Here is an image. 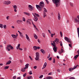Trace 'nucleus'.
I'll use <instances>...</instances> for the list:
<instances>
[{"instance_id":"48","label":"nucleus","mask_w":79,"mask_h":79,"mask_svg":"<svg viewBox=\"0 0 79 79\" xmlns=\"http://www.w3.org/2000/svg\"><path fill=\"white\" fill-rule=\"evenodd\" d=\"M29 57L31 61H32V60H33V59L32 58V57H31V56H29Z\"/></svg>"},{"instance_id":"20","label":"nucleus","mask_w":79,"mask_h":79,"mask_svg":"<svg viewBox=\"0 0 79 79\" xmlns=\"http://www.w3.org/2000/svg\"><path fill=\"white\" fill-rule=\"evenodd\" d=\"M26 37V39L28 40H29V36H28V35H27V34H25Z\"/></svg>"},{"instance_id":"13","label":"nucleus","mask_w":79,"mask_h":79,"mask_svg":"<svg viewBox=\"0 0 79 79\" xmlns=\"http://www.w3.org/2000/svg\"><path fill=\"white\" fill-rule=\"evenodd\" d=\"M20 45H21V44H18L17 46L16 47V48L17 50H18V49H19V48H20Z\"/></svg>"},{"instance_id":"15","label":"nucleus","mask_w":79,"mask_h":79,"mask_svg":"<svg viewBox=\"0 0 79 79\" xmlns=\"http://www.w3.org/2000/svg\"><path fill=\"white\" fill-rule=\"evenodd\" d=\"M10 63H11V61L9 60L6 63V65H7V64H10Z\"/></svg>"},{"instance_id":"22","label":"nucleus","mask_w":79,"mask_h":79,"mask_svg":"<svg viewBox=\"0 0 79 79\" xmlns=\"http://www.w3.org/2000/svg\"><path fill=\"white\" fill-rule=\"evenodd\" d=\"M8 68H9V66H6L5 67H4V69H5V70L6 69H8Z\"/></svg>"},{"instance_id":"18","label":"nucleus","mask_w":79,"mask_h":79,"mask_svg":"<svg viewBox=\"0 0 79 79\" xmlns=\"http://www.w3.org/2000/svg\"><path fill=\"white\" fill-rule=\"evenodd\" d=\"M46 66H47V63L46 62H45L44 63V64L43 66V68H42V69H44V68H45V67H46Z\"/></svg>"},{"instance_id":"54","label":"nucleus","mask_w":79,"mask_h":79,"mask_svg":"<svg viewBox=\"0 0 79 79\" xmlns=\"http://www.w3.org/2000/svg\"><path fill=\"white\" fill-rule=\"evenodd\" d=\"M48 60H49V61H51V60H52V57H50L48 59Z\"/></svg>"},{"instance_id":"3","label":"nucleus","mask_w":79,"mask_h":79,"mask_svg":"<svg viewBox=\"0 0 79 79\" xmlns=\"http://www.w3.org/2000/svg\"><path fill=\"white\" fill-rule=\"evenodd\" d=\"M10 49L11 50H13L14 49V48H13L11 44H8L6 48V50L8 51V52H10Z\"/></svg>"},{"instance_id":"36","label":"nucleus","mask_w":79,"mask_h":79,"mask_svg":"<svg viewBox=\"0 0 79 79\" xmlns=\"http://www.w3.org/2000/svg\"><path fill=\"white\" fill-rule=\"evenodd\" d=\"M34 14L36 16H37V17H40V15H39L36 14V13H35Z\"/></svg>"},{"instance_id":"42","label":"nucleus","mask_w":79,"mask_h":79,"mask_svg":"<svg viewBox=\"0 0 79 79\" xmlns=\"http://www.w3.org/2000/svg\"><path fill=\"white\" fill-rule=\"evenodd\" d=\"M3 27L5 29H6V25L5 24L3 26Z\"/></svg>"},{"instance_id":"50","label":"nucleus","mask_w":79,"mask_h":79,"mask_svg":"<svg viewBox=\"0 0 79 79\" xmlns=\"http://www.w3.org/2000/svg\"><path fill=\"white\" fill-rule=\"evenodd\" d=\"M51 45H53V46L54 47H55L56 46L55 44H53V43H51Z\"/></svg>"},{"instance_id":"46","label":"nucleus","mask_w":79,"mask_h":79,"mask_svg":"<svg viewBox=\"0 0 79 79\" xmlns=\"http://www.w3.org/2000/svg\"><path fill=\"white\" fill-rule=\"evenodd\" d=\"M53 63H55V59L54 58L53 59Z\"/></svg>"},{"instance_id":"5","label":"nucleus","mask_w":79,"mask_h":79,"mask_svg":"<svg viewBox=\"0 0 79 79\" xmlns=\"http://www.w3.org/2000/svg\"><path fill=\"white\" fill-rule=\"evenodd\" d=\"M11 3V2L10 1H5L3 2V4L5 5H9Z\"/></svg>"},{"instance_id":"33","label":"nucleus","mask_w":79,"mask_h":79,"mask_svg":"<svg viewBox=\"0 0 79 79\" xmlns=\"http://www.w3.org/2000/svg\"><path fill=\"white\" fill-rule=\"evenodd\" d=\"M0 27L1 28H3V25L2 24H0Z\"/></svg>"},{"instance_id":"4","label":"nucleus","mask_w":79,"mask_h":79,"mask_svg":"<svg viewBox=\"0 0 79 79\" xmlns=\"http://www.w3.org/2000/svg\"><path fill=\"white\" fill-rule=\"evenodd\" d=\"M28 8L30 11H32L33 10V9L34 8V7H32V6L31 5H29Z\"/></svg>"},{"instance_id":"10","label":"nucleus","mask_w":79,"mask_h":79,"mask_svg":"<svg viewBox=\"0 0 79 79\" xmlns=\"http://www.w3.org/2000/svg\"><path fill=\"white\" fill-rule=\"evenodd\" d=\"M18 32H19L21 37H23V33L21 32H20L19 31H18Z\"/></svg>"},{"instance_id":"60","label":"nucleus","mask_w":79,"mask_h":79,"mask_svg":"<svg viewBox=\"0 0 79 79\" xmlns=\"http://www.w3.org/2000/svg\"><path fill=\"white\" fill-rule=\"evenodd\" d=\"M57 71L58 72V73H60V70L59 69L57 70Z\"/></svg>"},{"instance_id":"32","label":"nucleus","mask_w":79,"mask_h":79,"mask_svg":"<svg viewBox=\"0 0 79 79\" xmlns=\"http://www.w3.org/2000/svg\"><path fill=\"white\" fill-rule=\"evenodd\" d=\"M27 79H32V76H29L27 77Z\"/></svg>"},{"instance_id":"57","label":"nucleus","mask_w":79,"mask_h":79,"mask_svg":"<svg viewBox=\"0 0 79 79\" xmlns=\"http://www.w3.org/2000/svg\"><path fill=\"white\" fill-rule=\"evenodd\" d=\"M38 42H39V43H40V40H39V39H38Z\"/></svg>"},{"instance_id":"19","label":"nucleus","mask_w":79,"mask_h":79,"mask_svg":"<svg viewBox=\"0 0 79 79\" xmlns=\"http://www.w3.org/2000/svg\"><path fill=\"white\" fill-rule=\"evenodd\" d=\"M47 16V14H46V12H43V18H45V17Z\"/></svg>"},{"instance_id":"64","label":"nucleus","mask_w":79,"mask_h":79,"mask_svg":"<svg viewBox=\"0 0 79 79\" xmlns=\"http://www.w3.org/2000/svg\"><path fill=\"white\" fill-rule=\"evenodd\" d=\"M48 31L49 33H50V34H51V33H52V32H50V30H48Z\"/></svg>"},{"instance_id":"28","label":"nucleus","mask_w":79,"mask_h":79,"mask_svg":"<svg viewBox=\"0 0 79 79\" xmlns=\"http://www.w3.org/2000/svg\"><path fill=\"white\" fill-rule=\"evenodd\" d=\"M69 71L71 72L73 70H74V69L73 68H70L69 69Z\"/></svg>"},{"instance_id":"38","label":"nucleus","mask_w":79,"mask_h":79,"mask_svg":"<svg viewBox=\"0 0 79 79\" xmlns=\"http://www.w3.org/2000/svg\"><path fill=\"white\" fill-rule=\"evenodd\" d=\"M60 34L61 37H63V33H62V32L61 31L60 32Z\"/></svg>"},{"instance_id":"2","label":"nucleus","mask_w":79,"mask_h":79,"mask_svg":"<svg viewBox=\"0 0 79 79\" xmlns=\"http://www.w3.org/2000/svg\"><path fill=\"white\" fill-rule=\"evenodd\" d=\"M52 1L55 5L56 7L59 6V3L60 2V0H52Z\"/></svg>"},{"instance_id":"43","label":"nucleus","mask_w":79,"mask_h":79,"mask_svg":"<svg viewBox=\"0 0 79 79\" xmlns=\"http://www.w3.org/2000/svg\"><path fill=\"white\" fill-rule=\"evenodd\" d=\"M43 76H44V75H41V76L39 78H40V79H42V77H43Z\"/></svg>"},{"instance_id":"16","label":"nucleus","mask_w":79,"mask_h":79,"mask_svg":"<svg viewBox=\"0 0 79 79\" xmlns=\"http://www.w3.org/2000/svg\"><path fill=\"white\" fill-rule=\"evenodd\" d=\"M44 11H43V12L44 13H48V11H47V9H46V8H45L44 7Z\"/></svg>"},{"instance_id":"61","label":"nucleus","mask_w":79,"mask_h":79,"mask_svg":"<svg viewBox=\"0 0 79 79\" xmlns=\"http://www.w3.org/2000/svg\"><path fill=\"white\" fill-rule=\"evenodd\" d=\"M14 11L15 12H17V10H16V9H14Z\"/></svg>"},{"instance_id":"45","label":"nucleus","mask_w":79,"mask_h":79,"mask_svg":"<svg viewBox=\"0 0 79 79\" xmlns=\"http://www.w3.org/2000/svg\"><path fill=\"white\" fill-rule=\"evenodd\" d=\"M77 67V65H76L74 66L73 68V69H76V68Z\"/></svg>"},{"instance_id":"31","label":"nucleus","mask_w":79,"mask_h":79,"mask_svg":"<svg viewBox=\"0 0 79 79\" xmlns=\"http://www.w3.org/2000/svg\"><path fill=\"white\" fill-rule=\"evenodd\" d=\"M21 71L22 72H24L26 71V69L25 68H23L21 69Z\"/></svg>"},{"instance_id":"63","label":"nucleus","mask_w":79,"mask_h":79,"mask_svg":"<svg viewBox=\"0 0 79 79\" xmlns=\"http://www.w3.org/2000/svg\"><path fill=\"white\" fill-rule=\"evenodd\" d=\"M51 74H52V72L49 73L48 75H51Z\"/></svg>"},{"instance_id":"24","label":"nucleus","mask_w":79,"mask_h":79,"mask_svg":"<svg viewBox=\"0 0 79 79\" xmlns=\"http://www.w3.org/2000/svg\"><path fill=\"white\" fill-rule=\"evenodd\" d=\"M36 57H39V52L36 53Z\"/></svg>"},{"instance_id":"12","label":"nucleus","mask_w":79,"mask_h":79,"mask_svg":"<svg viewBox=\"0 0 79 79\" xmlns=\"http://www.w3.org/2000/svg\"><path fill=\"white\" fill-rule=\"evenodd\" d=\"M40 51L41 52V53H44H44H46V52L44 50V49H41L40 50Z\"/></svg>"},{"instance_id":"37","label":"nucleus","mask_w":79,"mask_h":79,"mask_svg":"<svg viewBox=\"0 0 79 79\" xmlns=\"http://www.w3.org/2000/svg\"><path fill=\"white\" fill-rule=\"evenodd\" d=\"M42 35L44 38L45 37V34L44 33H42Z\"/></svg>"},{"instance_id":"6","label":"nucleus","mask_w":79,"mask_h":79,"mask_svg":"<svg viewBox=\"0 0 79 79\" xmlns=\"http://www.w3.org/2000/svg\"><path fill=\"white\" fill-rule=\"evenodd\" d=\"M33 15L34 16V18H33L34 21H35L36 22L37 21V20H38V18H37V16H36L35 15L33 14Z\"/></svg>"},{"instance_id":"30","label":"nucleus","mask_w":79,"mask_h":79,"mask_svg":"<svg viewBox=\"0 0 79 79\" xmlns=\"http://www.w3.org/2000/svg\"><path fill=\"white\" fill-rule=\"evenodd\" d=\"M35 60L36 61H38L39 60V57H36Z\"/></svg>"},{"instance_id":"56","label":"nucleus","mask_w":79,"mask_h":79,"mask_svg":"<svg viewBox=\"0 0 79 79\" xmlns=\"http://www.w3.org/2000/svg\"><path fill=\"white\" fill-rule=\"evenodd\" d=\"M69 47H70L71 48H72V46H71V44H69Z\"/></svg>"},{"instance_id":"62","label":"nucleus","mask_w":79,"mask_h":79,"mask_svg":"<svg viewBox=\"0 0 79 79\" xmlns=\"http://www.w3.org/2000/svg\"><path fill=\"white\" fill-rule=\"evenodd\" d=\"M77 52H78V55H79V49H78V50H77Z\"/></svg>"},{"instance_id":"1","label":"nucleus","mask_w":79,"mask_h":79,"mask_svg":"<svg viewBox=\"0 0 79 79\" xmlns=\"http://www.w3.org/2000/svg\"><path fill=\"white\" fill-rule=\"evenodd\" d=\"M36 6L39 11H42V8L44 6V3L43 1H41L40 2L39 5H36Z\"/></svg>"},{"instance_id":"17","label":"nucleus","mask_w":79,"mask_h":79,"mask_svg":"<svg viewBox=\"0 0 79 79\" xmlns=\"http://www.w3.org/2000/svg\"><path fill=\"white\" fill-rule=\"evenodd\" d=\"M29 64H26L25 65V69H27L28 68V67H29Z\"/></svg>"},{"instance_id":"35","label":"nucleus","mask_w":79,"mask_h":79,"mask_svg":"<svg viewBox=\"0 0 79 79\" xmlns=\"http://www.w3.org/2000/svg\"><path fill=\"white\" fill-rule=\"evenodd\" d=\"M33 48L35 50H37V47L36 46H34Z\"/></svg>"},{"instance_id":"52","label":"nucleus","mask_w":79,"mask_h":79,"mask_svg":"<svg viewBox=\"0 0 79 79\" xmlns=\"http://www.w3.org/2000/svg\"><path fill=\"white\" fill-rule=\"evenodd\" d=\"M16 76H14L13 77V79H16Z\"/></svg>"},{"instance_id":"34","label":"nucleus","mask_w":79,"mask_h":79,"mask_svg":"<svg viewBox=\"0 0 79 79\" xmlns=\"http://www.w3.org/2000/svg\"><path fill=\"white\" fill-rule=\"evenodd\" d=\"M47 79H52V77L50 76H48L47 77Z\"/></svg>"},{"instance_id":"8","label":"nucleus","mask_w":79,"mask_h":79,"mask_svg":"<svg viewBox=\"0 0 79 79\" xmlns=\"http://www.w3.org/2000/svg\"><path fill=\"white\" fill-rule=\"evenodd\" d=\"M23 21L21 20H18L17 21V23L18 24H21V23Z\"/></svg>"},{"instance_id":"7","label":"nucleus","mask_w":79,"mask_h":79,"mask_svg":"<svg viewBox=\"0 0 79 79\" xmlns=\"http://www.w3.org/2000/svg\"><path fill=\"white\" fill-rule=\"evenodd\" d=\"M18 34L16 33V35H11V36L13 37V38H14L15 39H16L17 37H18Z\"/></svg>"},{"instance_id":"41","label":"nucleus","mask_w":79,"mask_h":79,"mask_svg":"<svg viewBox=\"0 0 79 79\" xmlns=\"http://www.w3.org/2000/svg\"><path fill=\"white\" fill-rule=\"evenodd\" d=\"M64 52V50H63V49H61V53H63Z\"/></svg>"},{"instance_id":"23","label":"nucleus","mask_w":79,"mask_h":79,"mask_svg":"<svg viewBox=\"0 0 79 79\" xmlns=\"http://www.w3.org/2000/svg\"><path fill=\"white\" fill-rule=\"evenodd\" d=\"M59 41V40L57 38H56L55 39V42H56L57 44H58V41Z\"/></svg>"},{"instance_id":"21","label":"nucleus","mask_w":79,"mask_h":79,"mask_svg":"<svg viewBox=\"0 0 79 79\" xmlns=\"http://www.w3.org/2000/svg\"><path fill=\"white\" fill-rule=\"evenodd\" d=\"M33 35L34 38H35V39H37L38 37L37 36V35L35 34H34Z\"/></svg>"},{"instance_id":"29","label":"nucleus","mask_w":79,"mask_h":79,"mask_svg":"<svg viewBox=\"0 0 79 79\" xmlns=\"http://www.w3.org/2000/svg\"><path fill=\"white\" fill-rule=\"evenodd\" d=\"M79 55H76L75 56H74V58L75 59V60H76V59H77V57H78L79 56Z\"/></svg>"},{"instance_id":"39","label":"nucleus","mask_w":79,"mask_h":79,"mask_svg":"<svg viewBox=\"0 0 79 79\" xmlns=\"http://www.w3.org/2000/svg\"><path fill=\"white\" fill-rule=\"evenodd\" d=\"M22 20L24 22H25V21H26V19H25V18L24 17H23L22 18Z\"/></svg>"},{"instance_id":"27","label":"nucleus","mask_w":79,"mask_h":79,"mask_svg":"<svg viewBox=\"0 0 79 79\" xmlns=\"http://www.w3.org/2000/svg\"><path fill=\"white\" fill-rule=\"evenodd\" d=\"M64 40L66 41H68L69 40V38L66 37H64Z\"/></svg>"},{"instance_id":"47","label":"nucleus","mask_w":79,"mask_h":79,"mask_svg":"<svg viewBox=\"0 0 79 79\" xmlns=\"http://www.w3.org/2000/svg\"><path fill=\"white\" fill-rule=\"evenodd\" d=\"M27 74L26 73H25L23 75V77H26V76Z\"/></svg>"},{"instance_id":"25","label":"nucleus","mask_w":79,"mask_h":79,"mask_svg":"<svg viewBox=\"0 0 79 79\" xmlns=\"http://www.w3.org/2000/svg\"><path fill=\"white\" fill-rule=\"evenodd\" d=\"M14 9H17V6L16 5H12Z\"/></svg>"},{"instance_id":"53","label":"nucleus","mask_w":79,"mask_h":79,"mask_svg":"<svg viewBox=\"0 0 79 79\" xmlns=\"http://www.w3.org/2000/svg\"><path fill=\"white\" fill-rule=\"evenodd\" d=\"M50 54H49L48 55V56L47 57V58H50Z\"/></svg>"},{"instance_id":"58","label":"nucleus","mask_w":79,"mask_h":79,"mask_svg":"<svg viewBox=\"0 0 79 79\" xmlns=\"http://www.w3.org/2000/svg\"><path fill=\"white\" fill-rule=\"evenodd\" d=\"M34 69H37V66H35L34 67Z\"/></svg>"},{"instance_id":"49","label":"nucleus","mask_w":79,"mask_h":79,"mask_svg":"<svg viewBox=\"0 0 79 79\" xmlns=\"http://www.w3.org/2000/svg\"><path fill=\"white\" fill-rule=\"evenodd\" d=\"M31 72H32V71H31L30 72H29V74L30 75L32 74V73Z\"/></svg>"},{"instance_id":"11","label":"nucleus","mask_w":79,"mask_h":79,"mask_svg":"<svg viewBox=\"0 0 79 79\" xmlns=\"http://www.w3.org/2000/svg\"><path fill=\"white\" fill-rule=\"evenodd\" d=\"M24 15H27V16H30L31 15V14L29 13H28L26 12H23Z\"/></svg>"},{"instance_id":"9","label":"nucleus","mask_w":79,"mask_h":79,"mask_svg":"<svg viewBox=\"0 0 79 79\" xmlns=\"http://www.w3.org/2000/svg\"><path fill=\"white\" fill-rule=\"evenodd\" d=\"M57 48H56V46L53 47V50L55 52H56L57 51Z\"/></svg>"},{"instance_id":"26","label":"nucleus","mask_w":79,"mask_h":79,"mask_svg":"<svg viewBox=\"0 0 79 79\" xmlns=\"http://www.w3.org/2000/svg\"><path fill=\"white\" fill-rule=\"evenodd\" d=\"M27 23L29 24H31V22H30V19H28V20H27Z\"/></svg>"},{"instance_id":"14","label":"nucleus","mask_w":79,"mask_h":79,"mask_svg":"<svg viewBox=\"0 0 79 79\" xmlns=\"http://www.w3.org/2000/svg\"><path fill=\"white\" fill-rule=\"evenodd\" d=\"M58 19H59V20H60V19H61V18L60 17V12H58Z\"/></svg>"},{"instance_id":"55","label":"nucleus","mask_w":79,"mask_h":79,"mask_svg":"<svg viewBox=\"0 0 79 79\" xmlns=\"http://www.w3.org/2000/svg\"><path fill=\"white\" fill-rule=\"evenodd\" d=\"M51 37H53V34H51Z\"/></svg>"},{"instance_id":"59","label":"nucleus","mask_w":79,"mask_h":79,"mask_svg":"<svg viewBox=\"0 0 79 79\" xmlns=\"http://www.w3.org/2000/svg\"><path fill=\"white\" fill-rule=\"evenodd\" d=\"M3 47V45H0V48H2Z\"/></svg>"},{"instance_id":"51","label":"nucleus","mask_w":79,"mask_h":79,"mask_svg":"<svg viewBox=\"0 0 79 79\" xmlns=\"http://www.w3.org/2000/svg\"><path fill=\"white\" fill-rule=\"evenodd\" d=\"M40 48H40V47H37V49L38 50H39Z\"/></svg>"},{"instance_id":"44","label":"nucleus","mask_w":79,"mask_h":79,"mask_svg":"<svg viewBox=\"0 0 79 79\" xmlns=\"http://www.w3.org/2000/svg\"><path fill=\"white\" fill-rule=\"evenodd\" d=\"M7 20H8L9 19V18H10V16H7L6 17Z\"/></svg>"},{"instance_id":"40","label":"nucleus","mask_w":79,"mask_h":79,"mask_svg":"<svg viewBox=\"0 0 79 79\" xmlns=\"http://www.w3.org/2000/svg\"><path fill=\"white\" fill-rule=\"evenodd\" d=\"M70 6H72V7L73 6V4L71 2L70 3Z\"/></svg>"}]
</instances>
